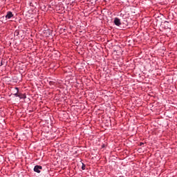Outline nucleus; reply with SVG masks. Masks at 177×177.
Here are the masks:
<instances>
[{
  "mask_svg": "<svg viewBox=\"0 0 177 177\" xmlns=\"http://www.w3.org/2000/svg\"><path fill=\"white\" fill-rule=\"evenodd\" d=\"M41 169H42V166L36 165L34 167L35 172H37V174H40L41 173Z\"/></svg>",
  "mask_w": 177,
  "mask_h": 177,
  "instance_id": "1",
  "label": "nucleus"
},
{
  "mask_svg": "<svg viewBox=\"0 0 177 177\" xmlns=\"http://www.w3.org/2000/svg\"><path fill=\"white\" fill-rule=\"evenodd\" d=\"M113 23H114V24H115V26H121V19H120L118 17H115L114 19Z\"/></svg>",
  "mask_w": 177,
  "mask_h": 177,
  "instance_id": "2",
  "label": "nucleus"
},
{
  "mask_svg": "<svg viewBox=\"0 0 177 177\" xmlns=\"http://www.w3.org/2000/svg\"><path fill=\"white\" fill-rule=\"evenodd\" d=\"M6 19H12L13 17V13L12 12L8 11L7 12L6 15L5 16Z\"/></svg>",
  "mask_w": 177,
  "mask_h": 177,
  "instance_id": "3",
  "label": "nucleus"
},
{
  "mask_svg": "<svg viewBox=\"0 0 177 177\" xmlns=\"http://www.w3.org/2000/svg\"><path fill=\"white\" fill-rule=\"evenodd\" d=\"M18 97L19 99H26V95L24 94H19Z\"/></svg>",
  "mask_w": 177,
  "mask_h": 177,
  "instance_id": "4",
  "label": "nucleus"
},
{
  "mask_svg": "<svg viewBox=\"0 0 177 177\" xmlns=\"http://www.w3.org/2000/svg\"><path fill=\"white\" fill-rule=\"evenodd\" d=\"M19 34H20V32L19 30H15L14 32L15 37H19Z\"/></svg>",
  "mask_w": 177,
  "mask_h": 177,
  "instance_id": "5",
  "label": "nucleus"
},
{
  "mask_svg": "<svg viewBox=\"0 0 177 177\" xmlns=\"http://www.w3.org/2000/svg\"><path fill=\"white\" fill-rule=\"evenodd\" d=\"M15 89L17 90V93H15L14 95L17 97H19V88L17 87V88H15Z\"/></svg>",
  "mask_w": 177,
  "mask_h": 177,
  "instance_id": "6",
  "label": "nucleus"
},
{
  "mask_svg": "<svg viewBox=\"0 0 177 177\" xmlns=\"http://www.w3.org/2000/svg\"><path fill=\"white\" fill-rule=\"evenodd\" d=\"M85 168H86V166L84 163H82V169H83L84 171L85 170Z\"/></svg>",
  "mask_w": 177,
  "mask_h": 177,
  "instance_id": "7",
  "label": "nucleus"
},
{
  "mask_svg": "<svg viewBox=\"0 0 177 177\" xmlns=\"http://www.w3.org/2000/svg\"><path fill=\"white\" fill-rule=\"evenodd\" d=\"M49 84L50 85H55V82L50 81V82H49Z\"/></svg>",
  "mask_w": 177,
  "mask_h": 177,
  "instance_id": "8",
  "label": "nucleus"
},
{
  "mask_svg": "<svg viewBox=\"0 0 177 177\" xmlns=\"http://www.w3.org/2000/svg\"><path fill=\"white\" fill-rule=\"evenodd\" d=\"M140 146L143 145V142H140Z\"/></svg>",
  "mask_w": 177,
  "mask_h": 177,
  "instance_id": "9",
  "label": "nucleus"
},
{
  "mask_svg": "<svg viewBox=\"0 0 177 177\" xmlns=\"http://www.w3.org/2000/svg\"><path fill=\"white\" fill-rule=\"evenodd\" d=\"M165 23H168V21H165Z\"/></svg>",
  "mask_w": 177,
  "mask_h": 177,
  "instance_id": "10",
  "label": "nucleus"
}]
</instances>
